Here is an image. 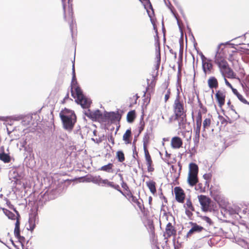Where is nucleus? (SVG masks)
<instances>
[{
	"label": "nucleus",
	"instance_id": "f257e3e1",
	"mask_svg": "<svg viewBox=\"0 0 249 249\" xmlns=\"http://www.w3.org/2000/svg\"><path fill=\"white\" fill-rule=\"evenodd\" d=\"M77 85L76 76L75 78L72 76L71 82V95L74 98H76L75 102L80 105L83 108H88L90 107L91 101L90 99L87 98L83 94L82 89Z\"/></svg>",
	"mask_w": 249,
	"mask_h": 249
},
{
	"label": "nucleus",
	"instance_id": "f03ea898",
	"mask_svg": "<svg viewBox=\"0 0 249 249\" xmlns=\"http://www.w3.org/2000/svg\"><path fill=\"white\" fill-rule=\"evenodd\" d=\"M59 115L64 129L69 132L71 131L76 122V117L74 111L65 109L60 112Z\"/></svg>",
	"mask_w": 249,
	"mask_h": 249
},
{
	"label": "nucleus",
	"instance_id": "7ed1b4c3",
	"mask_svg": "<svg viewBox=\"0 0 249 249\" xmlns=\"http://www.w3.org/2000/svg\"><path fill=\"white\" fill-rule=\"evenodd\" d=\"M63 4V7L64 10V18L67 21L69 25L70 29L72 32L73 28V18H72V5L71 4L70 0H68V6L67 7L66 5L65 4L66 0H61Z\"/></svg>",
	"mask_w": 249,
	"mask_h": 249
},
{
	"label": "nucleus",
	"instance_id": "20e7f679",
	"mask_svg": "<svg viewBox=\"0 0 249 249\" xmlns=\"http://www.w3.org/2000/svg\"><path fill=\"white\" fill-rule=\"evenodd\" d=\"M173 109L175 116L186 114L185 105L182 100L180 99L178 94L173 105Z\"/></svg>",
	"mask_w": 249,
	"mask_h": 249
},
{
	"label": "nucleus",
	"instance_id": "39448f33",
	"mask_svg": "<svg viewBox=\"0 0 249 249\" xmlns=\"http://www.w3.org/2000/svg\"><path fill=\"white\" fill-rule=\"evenodd\" d=\"M174 120L178 121L180 129H186V125L187 124L186 114L175 115Z\"/></svg>",
	"mask_w": 249,
	"mask_h": 249
},
{
	"label": "nucleus",
	"instance_id": "423d86ee",
	"mask_svg": "<svg viewBox=\"0 0 249 249\" xmlns=\"http://www.w3.org/2000/svg\"><path fill=\"white\" fill-rule=\"evenodd\" d=\"M174 192L177 201L182 203L185 198V195L182 189L179 187H176L174 189Z\"/></svg>",
	"mask_w": 249,
	"mask_h": 249
},
{
	"label": "nucleus",
	"instance_id": "0eeeda50",
	"mask_svg": "<svg viewBox=\"0 0 249 249\" xmlns=\"http://www.w3.org/2000/svg\"><path fill=\"white\" fill-rule=\"evenodd\" d=\"M225 97V92L224 91L219 90L216 91L215 98L220 107L224 105Z\"/></svg>",
	"mask_w": 249,
	"mask_h": 249
},
{
	"label": "nucleus",
	"instance_id": "6e6552de",
	"mask_svg": "<svg viewBox=\"0 0 249 249\" xmlns=\"http://www.w3.org/2000/svg\"><path fill=\"white\" fill-rule=\"evenodd\" d=\"M198 199L202 210L204 211H207L210 204L209 199L203 195L199 196Z\"/></svg>",
	"mask_w": 249,
	"mask_h": 249
},
{
	"label": "nucleus",
	"instance_id": "1a4fd4ad",
	"mask_svg": "<svg viewBox=\"0 0 249 249\" xmlns=\"http://www.w3.org/2000/svg\"><path fill=\"white\" fill-rule=\"evenodd\" d=\"M202 69L205 74H210L213 68V65L211 63V60H207V61L202 63Z\"/></svg>",
	"mask_w": 249,
	"mask_h": 249
},
{
	"label": "nucleus",
	"instance_id": "9d476101",
	"mask_svg": "<svg viewBox=\"0 0 249 249\" xmlns=\"http://www.w3.org/2000/svg\"><path fill=\"white\" fill-rule=\"evenodd\" d=\"M171 145L174 148H179L182 145V141L179 137H174L172 139Z\"/></svg>",
	"mask_w": 249,
	"mask_h": 249
},
{
	"label": "nucleus",
	"instance_id": "9b49d317",
	"mask_svg": "<svg viewBox=\"0 0 249 249\" xmlns=\"http://www.w3.org/2000/svg\"><path fill=\"white\" fill-rule=\"evenodd\" d=\"M188 182L192 186L195 185L198 182L197 174H188Z\"/></svg>",
	"mask_w": 249,
	"mask_h": 249
},
{
	"label": "nucleus",
	"instance_id": "f8f14e48",
	"mask_svg": "<svg viewBox=\"0 0 249 249\" xmlns=\"http://www.w3.org/2000/svg\"><path fill=\"white\" fill-rule=\"evenodd\" d=\"M203 230V228L202 226L197 225L195 223L193 224V226L192 228L188 231L187 235V236H190L191 234L195 232H199Z\"/></svg>",
	"mask_w": 249,
	"mask_h": 249
},
{
	"label": "nucleus",
	"instance_id": "ddd939ff",
	"mask_svg": "<svg viewBox=\"0 0 249 249\" xmlns=\"http://www.w3.org/2000/svg\"><path fill=\"white\" fill-rule=\"evenodd\" d=\"M166 233L168 237H170L176 233V231L171 223H168L165 229Z\"/></svg>",
	"mask_w": 249,
	"mask_h": 249
},
{
	"label": "nucleus",
	"instance_id": "4468645a",
	"mask_svg": "<svg viewBox=\"0 0 249 249\" xmlns=\"http://www.w3.org/2000/svg\"><path fill=\"white\" fill-rule=\"evenodd\" d=\"M208 84L210 89L217 88L218 86L216 78L213 76L210 77L208 80Z\"/></svg>",
	"mask_w": 249,
	"mask_h": 249
},
{
	"label": "nucleus",
	"instance_id": "2eb2a0df",
	"mask_svg": "<svg viewBox=\"0 0 249 249\" xmlns=\"http://www.w3.org/2000/svg\"><path fill=\"white\" fill-rule=\"evenodd\" d=\"M222 45H223V44H220L217 47V50L214 57V62L216 64L219 63V62H221L222 61L225 59L221 53L219 52V50L220 49V46Z\"/></svg>",
	"mask_w": 249,
	"mask_h": 249
},
{
	"label": "nucleus",
	"instance_id": "dca6fc26",
	"mask_svg": "<svg viewBox=\"0 0 249 249\" xmlns=\"http://www.w3.org/2000/svg\"><path fill=\"white\" fill-rule=\"evenodd\" d=\"M20 222L19 219H17L16 222L15 223V227L14 229V234L15 236L18 239L20 238H24L23 237H21L20 235V229H19Z\"/></svg>",
	"mask_w": 249,
	"mask_h": 249
},
{
	"label": "nucleus",
	"instance_id": "f3484780",
	"mask_svg": "<svg viewBox=\"0 0 249 249\" xmlns=\"http://www.w3.org/2000/svg\"><path fill=\"white\" fill-rule=\"evenodd\" d=\"M146 184L152 194H155L156 193L155 182L149 180L146 182Z\"/></svg>",
	"mask_w": 249,
	"mask_h": 249
},
{
	"label": "nucleus",
	"instance_id": "a211bd4d",
	"mask_svg": "<svg viewBox=\"0 0 249 249\" xmlns=\"http://www.w3.org/2000/svg\"><path fill=\"white\" fill-rule=\"evenodd\" d=\"M198 172V167L197 164L193 162L190 163L189 174H197Z\"/></svg>",
	"mask_w": 249,
	"mask_h": 249
},
{
	"label": "nucleus",
	"instance_id": "6ab92c4d",
	"mask_svg": "<svg viewBox=\"0 0 249 249\" xmlns=\"http://www.w3.org/2000/svg\"><path fill=\"white\" fill-rule=\"evenodd\" d=\"M216 64L218 65V67L223 73L224 71H226L229 67L228 63L225 59L221 62H219V63H218Z\"/></svg>",
	"mask_w": 249,
	"mask_h": 249
},
{
	"label": "nucleus",
	"instance_id": "aec40b11",
	"mask_svg": "<svg viewBox=\"0 0 249 249\" xmlns=\"http://www.w3.org/2000/svg\"><path fill=\"white\" fill-rule=\"evenodd\" d=\"M0 160L4 163H8L11 160V157L9 154H6L4 152L0 153Z\"/></svg>",
	"mask_w": 249,
	"mask_h": 249
},
{
	"label": "nucleus",
	"instance_id": "412c9836",
	"mask_svg": "<svg viewBox=\"0 0 249 249\" xmlns=\"http://www.w3.org/2000/svg\"><path fill=\"white\" fill-rule=\"evenodd\" d=\"M233 93L237 96L238 99L242 103L249 105V102H248L242 95H241L237 91V90L235 89H232Z\"/></svg>",
	"mask_w": 249,
	"mask_h": 249
},
{
	"label": "nucleus",
	"instance_id": "4be33fe9",
	"mask_svg": "<svg viewBox=\"0 0 249 249\" xmlns=\"http://www.w3.org/2000/svg\"><path fill=\"white\" fill-rule=\"evenodd\" d=\"M131 131L130 129H127L123 135V139L124 141L125 144H128L131 142L129 140L131 137Z\"/></svg>",
	"mask_w": 249,
	"mask_h": 249
},
{
	"label": "nucleus",
	"instance_id": "5701e85b",
	"mask_svg": "<svg viewBox=\"0 0 249 249\" xmlns=\"http://www.w3.org/2000/svg\"><path fill=\"white\" fill-rule=\"evenodd\" d=\"M113 166V164L108 163L107 165H105L104 166H102L100 168V170L101 171L107 172V173H113L114 171L112 169Z\"/></svg>",
	"mask_w": 249,
	"mask_h": 249
},
{
	"label": "nucleus",
	"instance_id": "b1692460",
	"mask_svg": "<svg viewBox=\"0 0 249 249\" xmlns=\"http://www.w3.org/2000/svg\"><path fill=\"white\" fill-rule=\"evenodd\" d=\"M143 150L144 152L145 160H146L147 165H148L149 166H151L152 161L151 159L150 155L147 149V147H144V148H143Z\"/></svg>",
	"mask_w": 249,
	"mask_h": 249
},
{
	"label": "nucleus",
	"instance_id": "393cba45",
	"mask_svg": "<svg viewBox=\"0 0 249 249\" xmlns=\"http://www.w3.org/2000/svg\"><path fill=\"white\" fill-rule=\"evenodd\" d=\"M107 117L111 121H118L120 119L119 114L114 112H110L107 115Z\"/></svg>",
	"mask_w": 249,
	"mask_h": 249
},
{
	"label": "nucleus",
	"instance_id": "a878e982",
	"mask_svg": "<svg viewBox=\"0 0 249 249\" xmlns=\"http://www.w3.org/2000/svg\"><path fill=\"white\" fill-rule=\"evenodd\" d=\"M102 116V114L101 111L97 109L94 111H93L92 113V117L91 119L92 120H96L97 119H100Z\"/></svg>",
	"mask_w": 249,
	"mask_h": 249
},
{
	"label": "nucleus",
	"instance_id": "bb28decb",
	"mask_svg": "<svg viewBox=\"0 0 249 249\" xmlns=\"http://www.w3.org/2000/svg\"><path fill=\"white\" fill-rule=\"evenodd\" d=\"M2 210L3 212V213L8 217L9 219H15V215L14 213L4 208H2Z\"/></svg>",
	"mask_w": 249,
	"mask_h": 249
},
{
	"label": "nucleus",
	"instance_id": "cd10ccee",
	"mask_svg": "<svg viewBox=\"0 0 249 249\" xmlns=\"http://www.w3.org/2000/svg\"><path fill=\"white\" fill-rule=\"evenodd\" d=\"M184 208L186 209L187 208L188 209H190V210L192 211H195L194 207H193L192 202L190 199H188L186 200L185 204L184 205Z\"/></svg>",
	"mask_w": 249,
	"mask_h": 249
},
{
	"label": "nucleus",
	"instance_id": "c85d7f7f",
	"mask_svg": "<svg viewBox=\"0 0 249 249\" xmlns=\"http://www.w3.org/2000/svg\"><path fill=\"white\" fill-rule=\"evenodd\" d=\"M135 118V112L134 111H130L128 112L127 114V120L128 122L131 123L133 121Z\"/></svg>",
	"mask_w": 249,
	"mask_h": 249
},
{
	"label": "nucleus",
	"instance_id": "c756f323",
	"mask_svg": "<svg viewBox=\"0 0 249 249\" xmlns=\"http://www.w3.org/2000/svg\"><path fill=\"white\" fill-rule=\"evenodd\" d=\"M29 228L28 229L33 231L36 227L35 220L34 218H30L29 219Z\"/></svg>",
	"mask_w": 249,
	"mask_h": 249
},
{
	"label": "nucleus",
	"instance_id": "7c9ffc66",
	"mask_svg": "<svg viewBox=\"0 0 249 249\" xmlns=\"http://www.w3.org/2000/svg\"><path fill=\"white\" fill-rule=\"evenodd\" d=\"M102 178L100 176L93 177L91 179V182L94 184L100 185L102 183Z\"/></svg>",
	"mask_w": 249,
	"mask_h": 249
},
{
	"label": "nucleus",
	"instance_id": "2f4dec72",
	"mask_svg": "<svg viewBox=\"0 0 249 249\" xmlns=\"http://www.w3.org/2000/svg\"><path fill=\"white\" fill-rule=\"evenodd\" d=\"M117 158L120 162H123L124 160V156L122 151H119L117 152Z\"/></svg>",
	"mask_w": 249,
	"mask_h": 249
},
{
	"label": "nucleus",
	"instance_id": "473e14b6",
	"mask_svg": "<svg viewBox=\"0 0 249 249\" xmlns=\"http://www.w3.org/2000/svg\"><path fill=\"white\" fill-rule=\"evenodd\" d=\"M149 134L146 133L143 138V148H144V147H146L147 146V145L149 143Z\"/></svg>",
	"mask_w": 249,
	"mask_h": 249
},
{
	"label": "nucleus",
	"instance_id": "72a5a7b5",
	"mask_svg": "<svg viewBox=\"0 0 249 249\" xmlns=\"http://www.w3.org/2000/svg\"><path fill=\"white\" fill-rule=\"evenodd\" d=\"M32 119V116H27L24 118L23 120L22 121V124L23 125H28L29 124V123Z\"/></svg>",
	"mask_w": 249,
	"mask_h": 249
},
{
	"label": "nucleus",
	"instance_id": "f704fd0d",
	"mask_svg": "<svg viewBox=\"0 0 249 249\" xmlns=\"http://www.w3.org/2000/svg\"><path fill=\"white\" fill-rule=\"evenodd\" d=\"M210 124H211V120L208 118L205 119L203 123V126L204 129H205V128H207L208 126H209Z\"/></svg>",
	"mask_w": 249,
	"mask_h": 249
},
{
	"label": "nucleus",
	"instance_id": "c9c22d12",
	"mask_svg": "<svg viewBox=\"0 0 249 249\" xmlns=\"http://www.w3.org/2000/svg\"><path fill=\"white\" fill-rule=\"evenodd\" d=\"M112 186H110V187L115 189V190L119 191L120 193H121L122 195H124V193L122 191V190L120 189V186L118 184H114L113 182H111Z\"/></svg>",
	"mask_w": 249,
	"mask_h": 249
},
{
	"label": "nucleus",
	"instance_id": "e433bc0d",
	"mask_svg": "<svg viewBox=\"0 0 249 249\" xmlns=\"http://www.w3.org/2000/svg\"><path fill=\"white\" fill-rule=\"evenodd\" d=\"M202 123V114L201 112L199 111L198 112L197 116L196 119V124H201Z\"/></svg>",
	"mask_w": 249,
	"mask_h": 249
},
{
	"label": "nucleus",
	"instance_id": "4c0bfd02",
	"mask_svg": "<svg viewBox=\"0 0 249 249\" xmlns=\"http://www.w3.org/2000/svg\"><path fill=\"white\" fill-rule=\"evenodd\" d=\"M201 124H196V127L195 128V135H200V131L201 128Z\"/></svg>",
	"mask_w": 249,
	"mask_h": 249
},
{
	"label": "nucleus",
	"instance_id": "58836bf2",
	"mask_svg": "<svg viewBox=\"0 0 249 249\" xmlns=\"http://www.w3.org/2000/svg\"><path fill=\"white\" fill-rule=\"evenodd\" d=\"M111 182H112L108 181V180L107 179H102L101 184L102 186L107 185L108 186L110 187V186H112Z\"/></svg>",
	"mask_w": 249,
	"mask_h": 249
},
{
	"label": "nucleus",
	"instance_id": "ea45409f",
	"mask_svg": "<svg viewBox=\"0 0 249 249\" xmlns=\"http://www.w3.org/2000/svg\"><path fill=\"white\" fill-rule=\"evenodd\" d=\"M157 51V53L156 55V58L157 59L158 65H160V47H159L158 49H156Z\"/></svg>",
	"mask_w": 249,
	"mask_h": 249
},
{
	"label": "nucleus",
	"instance_id": "a19ab883",
	"mask_svg": "<svg viewBox=\"0 0 249 249\" xmlns=\"http://www.w3.org/2000/svg\"><path fill=\"white\" fill-rule=\"evenodd\" d=\"M224 72H226L230 76H233L234 75V72L229 67L227 68V70Z\"/></svg>",
	"mask_w": 249,
	"mask_h": 249
},
{
	"label": "nucleus",
	"instance_id": "79ce46f5",
	"mask_svg": "<svg viewBox=\"0 0 249 249\" xmlns=\"http://www.w3.org/2000/svg\"><path fill=\"white\" fill-rule=\"evenodd\" d=\"M120 176L122 177L121 175H120ZM121 180H122V182L121 183L122 188H123L125 190H127V189H128V187L127 184L123 181L122 177H121Z\"/></svg>",
	"mask_w": 249,
	"mask_h": 249
},
{
	"label": "nucleus",
	"instance_id": "37998d69",
	"mask_svg": "<svg viewBox=\"0 0 249 249\" xmlns=\"http://www.w3.org/2000/svg\"><path fill=\"white\" fill-rule=\"evenodd\" d=\"M192 211L190 209H188L187 208L185 209V213L189 218H191L193 215Z\"/></svg>",
	"mask_w": 249,
	"mask_h": 249
},
{
	"label": "nucleus",
	"instance_id": "c03bdc74",
	"mask_svg": "<svg viewBox=\"0 0 249 249\" xmlns=\"http://www.w3.org/2000/svg\"><path fill=\"white\" fill-rule=\"evenodd\" d=\"M93 111H90L89 109H88L87 110H86L85 111V114L88 117L91 119L92 117V113Z\"/></svg>",
	"mask_w": 249,
	"mask_h": 249
},
{
	"label": "nucleus",
	"instance_id": "a18cd8bd",
	"mask_svg": "<svg viewBox=\"0 0 249 249\" xmlns=\"http://www.w3.org/2000/svg\"><path fill=\"white\" fill-rule=\"evenodd\" d=\"M91 140L92 141H93L95 143H100L103 141V140H102L101 137H99L98 138H95V139L93 138H91Z\"/></svg>",
	"mask_w": 249,
	"mask_h": 249
},
{
	"label": "nucleus",
	"instance_id": "49530a36",
	"mask_svg": "<svg viewBox=\"0 0 249 249\" xmlns=\"http://www.w3.org/2000/svg\"><path fill=\"white\" fill-rule=\"evenodd\" d=\"M130 198L131 199L130 200L134 203H136L137 201L139 200L136 196H133L132 195H130Z\"/></svg>",
	"mask_w": 249,
	"mask_h": 249
},
{
	"label": "nucleus",
	"instance_id": "de8ad7c7",
	"mask_svg": "<svg viewBox=\"0 0 249 249\" xmlns=\"http://www.w3.org/2000/svg\"><path fill=\"white\" fill-rule=\"evenodd\" d=\"M141 201L142 202V200L141 199V200H138L137 201L136 204L138 206V207L139 208L140 210L142 209V208L143 207V205L141 203Z\"/></svg>",
	"mask_w": 249,
	"mask_h": 249
},
{
	"label": "nucleus",
	"instance_id": "09e8293b",
	"mask_svg": "<svg viewBox=\"0 0 249 249\" xmlns=\"http://www.w3.org/2000/svg\"><path fill=\"white\" fill-rule=\"evenodd\" d=\"M224 81H225L226 85L228 87L230 88L231 89V90H232V89H234V88L232 87V85L228 82V81L227 80V79L225 77H224Z\"/></svg>",
	"mask_w": 249,
	"mask_h": 249
},
{
	"label": "nucleus",
	"instance_id": "8fccbe9b",
	"mask_svg": "<svg viewBox=\"0 0 249 249\" xmlns=\"http://www.w3.org/2000/svg\"><path fill=\"white\" fill-rule=\"evenodd\" d=\"M199 135H195V136L194 138V141L195 144L198 143L199 142Z\"/></svg>",
	"mask_w": 249,
	"mask_h": 249
},
{
	"label": "nucleus",
	"instance_id": "3c124183",
	"mask_svg": "<svg viewBox=\"0 0 249 249\" xmlns=\"http://www.w3.org/2000/svg\"><path fill=\"white\" fill-rule=\"evenodd\" d=\"M211 175L210 174H205L203 175V178L206 180H209L211 178Z\"/></svg>",
	"mask_w": 249,
	"mask_h": 249
},
{
	"label": "nucleus",
	"instance_id": "603ef678",
	"mask_svg": "<svg viewBox=\"0 0 249 249\" xmlns=\"http://www.w3.org/2000/svg\"><path fill=\"white\" fill-rule=\"evenodd\" d=\"M108 140L109 142H111L113 144L114 143V138L112 135L108 136Z\"/></svg>",
	"mask_w": 249,
	"mask_h": 249
},
{
	"label": "nucleus",
	"instance_id": "864d4df0",
	"mask_svg": "<svg viewBox=\"0 0 249 249\" xmlns=\"http://www.w3.org/2000/svg\"><path fill=\"white\" fill-rule=\"evenodd\" d=\"M203 219L209 224H211L212 222L211 219L207 216H204Z\"/></svg>",
	"mask_w": 249,
	"mask_h": 249
},
{
	"label": "nucleus",
	"instance_id": "5fc2aeb1",
	"mask_svg": "<svg viewBox=\"0 0 249 249\" xmlns=\"http://www.w3.org/2000/svg\"><path fill=\"white\" fill-rule=\"evenodd\" d=\"M201 58L202 59V63L207 61V60H209L206 57H205V56L202 53H201L200 54Z\"/></svg>",
	"mask_w": 249,
	"mask_h": 249
},
{
	"label": "nucleus",
	"instance_id": "6e6d98bb",
	"mask_svg": "<svg viewBox=\"0 0 249 249\" xmlns=\"http://www.w3.org/2000/svg\"><path fill=\"white\" fill-rule=\"evenodd\" d=\"M170 97V92L168 91V92L165 95V101L166 102L169 98Z\"/></svg>",
	"mask_w": 249,
	"mask_h": 249
},
{
	"label": "nucleus",
	"instance_id": "4d7b16f0",
	"mask_svg": "<svg viewBox=\"0 0 249 249\" xmlns=\"http://www.w3.org/2000/svg\"><path fill=\"white\" fill-rule=\"evenodd\" d=\"M72 76H73V78H75V73L74 64V63H73V65H72Z\"/></svg>",
	"mask_w": 249,
	"mask_h": 249
},
{
	"label": "nucleus",
	"instance_id": "13d9d810",
	"mask_svg": "<svg viewBox=\"0 0 249 249\" xmlns=\"http://www.w3.org/2000/svg\"><path fill=\"white\" fill-rule=\"evenodd\" d=\"M147 167H148V170L149 172L153 171V170H154V169L153 168H152L151 167V166H149L148 165H147Z\"/></svg>",
	"mask_w": 249,
	"mask_h": 249
},
{
	"label": "nucleus",
	"instance_id": "bf43d9fd",
	"mask_svg": "<svg viewBox=\"0 0 249 249\" xmlns=\"http://www.w3.org/2000/svg\"><path fill=\"white\" fill-rule=\"evenodd\" d=\"M183 52V47L181 46V45H180V53L182 54Z\"/></svg>",
	"mask_w": 249,
	"mask_h": 249
},
{
	"label": "nucleus",
	"instance_id": "052dcab7",
	"mask_svg": "<svg viewBox=\"0 0 249 249\" xmlns=\"http://www.w3.org/2000/svg\"><path fill=\"white\" fill-rule=\"evenodd\" d=\"M229 107H230V108L231 109V110L232 111H233L234 112L236 113L235 110L233 109V105H231Z\"/></svg>",
	"mask_w": 249,
	"mask_h": 249
},
{
	"label": "nucleus",
	"instance_id": "680f3d73",
	"mask_svg": "<svg viewBox=\"0 0 249 249\" xmlns=\"http://www.w3.org/2000/svg\"><path fill=\"white\" fill-rule=\"evenodd\" d=\"M97 131L96 130H94L93 132V134L94 135V136H97Z\"/></svg>",
	"mask_w": 249,
	"mask_h": 249
},
{
	"label": "nucleus",
	"instance_id": "e2e57ef3",
	"mask_svg": "<svg viewBox=\"0 0 249 249\" xmlns=\"http://www.w3.org/2000/svg\"><path fill=\"white\" fill-rule=\"evenodd\" d=\"M227 104L229 106H230L231 105L230 101H229Z\"/></svg>",
	"mask_w": 249,
	"mask_h": 249
},
{
	"label": "nucleus",
	"instance_id": "0e129e2a",
	"mask_svg": "<svg viewBox=\"0 0 249 249\" xmlns=\"http://www.w3.org/2000/svg\"><path fill=\"white\" fill-rule=\"evenodd\" d=\"M172 117H170L169 118V123H171L172 122Z\"/></svg>",
	"mask_w": 249,
	"mask_h": 249
},
{
	"label": "nucleus",
	"instance_id": "69168bd1",
	"mask_svg": "<svg viewBox=\"0 0 249 249\" xmlns=\"http://www.w3.org/2000/svg\"><path fill=\"white\" fill-rule=\"evenodd\" d=\"M14 210L18 214V212L15 209H14Z\"/></svg>",
	"mask_w": 249,
	"mask_h": 249
},
{
	"label": "nucleus",
	"instance_id": "338daca9",
	"mask_svg": "<svg viewBox=\"0 0 249 249\" xmlns=\"http://www.w3.org/2000/svg\"><path fill=\"white\" fill-rule=\"evenodd\" d=\"M151 199H152V197H149V202H150Z\"/></svg>",
	"mask_w": 249,
	"mask_h": 249
},
{
	"label": "nucleus",
	"instance_id": "774afa93",
	"mask_svg": "<svg viewBox=\"0 0 249 249\" xmlns=\"http://www.w3.org/2000/svg\"><path fill=\"white\" fill-rule=\"evenodd\" d=\"M161 118H162L163 120H164V116H163V115H162V116H161Z\"/></svg>",
	"mask_w": 249,
	"mask_h": 249
}]
</instances>
